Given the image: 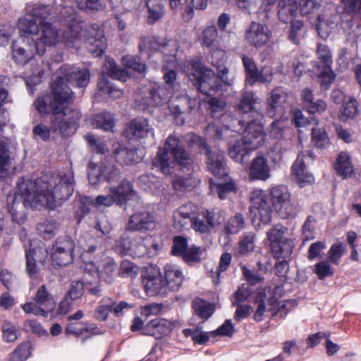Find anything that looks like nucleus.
Segmentation results:
<instances>
[{"mask_svg": "<svg viewBox=\"0 0 361 361\" xmlns=\"http://www.w3.org/2000/svg\"><path fill=\"white\" fill-rule=\"evenodd\" d=\"M56 74L51 85L52 94L39 97L35 102V106L39 114H51L49 128L39 124L33 129L34 134L44 140H47L51 133L69 136L75 131L80 118L78 112L71 111V116L65 112L72 94L67 83L75 84L78 87H85L90 77L87 69L68 65L61 66Z\"/></svg>", "mask_w": 361, "mask_h": 361, "instance_id": "f257e3e1", "label": "nucleus"}, {"mask_svg": "<svg viewBox=\"0 0 361 361\" xmlns=\"http://www.w3.org/2000/svg\"><path fill=\"white\" fill-rule=\"evenodd\" d=\"M50 15L47 6H37L32 13L18 20V28L25 34H30L44 54L47 47L57 45L63 38L67 43L83 39L88 51L94 56L102 55L106 48V40L103 31L97 24L73 23L61 37L59 30L46 21Z\"/></svg>", "mask_w": 361, "mask_h": 361, "instance_id": "f03ea898", "label": "nucleus"}, {"mask_svg": "<svg viewBox=\"0 0 361 361\" xmlns=\"http://www.w3.org/2000/svg\"><path fill=\"white\" fill-rule=\"evenodd\" d=\"M72 175H44L35 180L21 178L13 195H8L7 207L13 221L23 224L27 208L54 209L66 201L73 192Z\"/></svg>", "mask_w": 361, "mask_h": 361, "instance_id": "7ed1b4c3", "label": "nucleus"}, {"mask_svg": "<svg viewBox=\"0 0 361 361\" xmlns=\"http://www.w3.org/2000/svg\"><path fill=\"white\" fill-rule=\"evenodd\" d=\"M231 128L234 132H242L243 135L240 140L228 143V152L235 161L243 164L248 159L249 152L257 149L264 140L263 126L259 121H246L239 118L238 123L234 122L227 125L226 130L228 133Z\"/></svg>", "mask_w": 361, "mask_h": 361, "instance_id": "20e7f679", "label": "nucleus"}, {"mask_svg": "<svg viewBox=\"0 0 361 361\" xmlns=\"http://www.w3.org/2000/svg\"><path fill=\"white\" fill-rule=\"evenodd\" d=\"M94 241L92 235L87 233L80 237L78 244V247L82 250L80 255L81 259L89 266L86 267L87 270L94 271L100 280L111 283L114 279L116 264L111 258L102 259L104 251L101 247L92 243Z\"/></svg>", "mask_w": 361, "mask_h": 361, "instance_id": "39448f33", "label": "nucleus"}, {"mask_svg": "<svg viewBox=\"0 0 361 361\" xmlns=\"http://www.w3.org/2000/svg\"><path fill=\"white\" fill-rule=\"evenodd\" d=\"M224 53L216 51L212 55V63L216 68L217 74L212 70L204 68L200 63L195 62L192 66L199 69L195 83L197 89L204 94L215 93L221 86V81L230 85L233 81L228 76V69L224 65Z\"/></svg>", "mask_w": 361, "mask_h": 361, "instance_id": "423d86ee", "label": "nucleus"}, {"mask_svg": "<svg viewBox=\"0 0 361 361\" xmlns=\"http://www.w3.org/2000/svg\"><path fill=\"white\" fill-rule=\"evenodd\" d=\"M173 161L186 167L192 164V160L180 139L171 135L166 139L164 148H159L152 165L159 168L163 173L168 174L170 173V164Z\"/></svg>", "mask_w": 361, "mask_h": 361, "instance_id": "0eeeda50", "label": "nucleus"}, {"mask_svg": "<svg viewBox=\"0 0 361 361\" xmlns=\"http://www.w3.org/2000/svg\"><path fill=\"white\" fill-rule=\"evenodd\" d=\"M169 91L164 85L157 83L140 89L135 97V107L145 111L149 107L161 106L169 101Z\"/></svg>", "mask_w": 361, "mask_h": 361, "instance_id": "6e6552de", "label": "nucleus"}, {"mask_svg": "<svg viewBox=\"0 0 361 361\" xmlns=\"http://www.w3.org/2000/svg\"><path fill=\"white\" fill-rule=\"evenodd\" d=\"M191 140L200 148V152L207 156V165L209 171L216 177L227 174L224 153L218 149H210L205 140L197 135H192Z\"/></svg>", "mask_w": 361, "mask_h": 361, "instance_id": "1a4fd4ad", "label": "nucleus"}, {"mask_svg": "<svg viewBox=\"0 0 361 361\" xmlns=\"http://www.w3.org/2000/svg\"><path fill=\"white\" fill-rule=\"evenodd\" d=\"M120 177L119 169L108 161H103L100 164H90L88 166V181L94 188H99L105 182H116Z\"/></svg>", "mask_w": 361, "mask_h": 361, "instance_id": "9d476101", "label": "nucleus"}, {"mask_svg": "<svg viewBox=\"0 0 361 361\" xmlns=\"http://www.w3.org/2000/svg\"><path fill=\"white\" fill-rule=\"evenodd\" d=\"M36 54L39 56L43 55L30 34L24 33L23 35L12 44L13 59L18 64H26Z\"/></svg>", "mask_w": 361, "mask_h": 361, "instance_id": "9b49d317", "label": "nucleus"}, {"mask_svg": "<svg viewBox=\"0 0 361 361\" xmlns=\"http://www.w3.org/2000/svg\"><path fill=\"white\" fill-rule=\"evenodd\" d=\"M270 195L273 207L281 218L288 219L295 216L296 207L291 202L290 193L286 186L272 188Z\"/></svg>", "mask_w": 361, "mask_h": 361, "instance_id": "f8f14e48", "label": "nucleus"}, {"mask_svg": "<svg viewBox=\"0 0 361 361\" xmlns=\"http://www.w3.org/2000/svg\"><path fill=\"white\" fill-rule=\"evenodd\" d=\"M250 212L252 215V221L258 226L267 224L271 219V208L267 197L262 191L253 192L251 197Z\"/></svg>", "mask_w": 361, "mask_h": 361, "instance_id": "ddd939ff", "label": "nucleus"}, {"mask_svg": "<svg viewBox=\"0 0 361 361\" xmlns=\"http://www.w3.org/2000/svg\"><path fill=\"white\" fill-rule=\"evenodd\" d=\"M338 13L336 6L329 5L317 16L315 27L321 38L326 39L336 27L340 21Z\"/></svg>", "mask_w": 361, "mask_h": 361, "instance_id": "4468645a", "label": "nucleus"}, {"mask_svg": "<svg viewBox=\"0 0 361 361\" xmlns=\"http://www.w3.org/2000/svg\"><path fill=\"white\" fill-rule=\"evenodd\" d=\"M75 247L73 241L68 238L57 239L52 247L51 254L54 265L62 267L71 264L73 260V252Z\"/></svg>", "mask_w": 361, "mask_h": 361, "instance_id": "2eb2a0df", "label": "nucleus"}, {"mask_svg": "<svg viewBox=\"0 0 361 361\" xmlns=\"http://www.w3.org/2000/svg\"><path fill=\"white\" fill-rule=\"evenodd\" d=\"M261 104V99L256 95V94L252 91H244L235 105V111L242 115H248L250 114H254L256 115V120L259 121L262 124V119L263 116L261 112L260 108L258 107ZM250 120V121H251Z\"/></svg>", "mask_w": 361, "mask_h": 361, "instance_id": "dca6fc26", "label": "nucleus"}, {"mask_svg": "<svg viewBox=\"0 0 361 361\" xmlns=\"http://www.w3.org/2000/svg\"><path fill=\"white\" fill-rule=\"evenodd\" d=\"M142 283L149 296L166 293V283L159 269L151 267L142 276Z\"/></svg>", "mask_w": 361, "mask_h": 361, "instance_id": "f3484780", "label": "nucleus"}, {"mask_svg": "<svg viewBox=\"0 0 361 361\" xmlns=\"http://www.w3.org/2000/svg\"><path fill=\"white\" fill-rule=\"evenodd\" d=\"M271 32L265 25L252 22L246 30L245 38L248 43L255 47H261L268 43Z\"/></svg>", "mask_w": 361, "mask_h": 361, "instance_id": "a211bd4d", "label": "nucleus"}, {"mask_svg": "<svg viewBox=\"0 0 361 361\" xmlns=\"http://www.w3.org/2000/svg\"><path fill=\"white\" fill-rule=\"evenodd\" d=\"M153 128L149 121L144 118H136L132 120L126 126L123 134L130 140L143 139L149 135H153Z\"/></svg>", "mask_w": 361, "mask_h": 361, "instance_id": "6ab92c4d", "label": "nucleus"}, {"mask_svg": "<svg viewBox=\"0 0 361 361\" xmlns=\"http://www.w3.org/2000/svg\"><path fill=\"white\" fill-rule=\"evenodd\" d=\"M286 97L280 89L274 90L267 99V115L270 118H281L285 112Z\"/></svg>", "mask_w": 361, "mask_h": 361, "instance_id": "aec40b11", "label": "nucleus"}, {"mask_svg": "<svg viewBox=\"0 0 361 361\" xmlns=\"http://www.w3.org/2000/svg\"><path fill=\"white\" fill-rule=\"evenodd\" d=\"M155 227L154 216L147 212H137L133 214L126 224V228L130 231L152 230Z\"/></svg>", "mask_w": 361, "mask_h": 361, "instance_id": "412c9836", "label": "nucleus"}, {"mask_svg": "<svg viewBox=\"0 0 361 361\" xmlns=\"http://www.w3.org/2000/svg\"><path fill=\"white\" fill-rule=\"evenodd\" d=\"M114 249L122 255L133 253L145 255L147 253V248L141 240L139 243H134L126 233L116 240Z\"/></svg>", "mask_w": 361, "mask_h": 361, "instance_id": "4be33fe9", "label": "nucleus"}, {"mask_svg": "<svg viewBox=\"0 0 361 361\" xmlns=\"http://www.w3.org/2000/svg\"><path fill=\"white\" fill-rule=\"evenodd\" d=\"M305 153L299 155L292 166V175L294 181L300 187L303 188L314 183L312 174L307 172L306 166L303 160Z\"/></svg>", "mask_w": 361, "mask_h": 361, "instance_id": "5701e85b", "label": "nucleus"}, {"mask_svg": "<svg viewBox=\"0 0 361 361\" xmlns=\"http://www.w3.org/2000/svg\"><path fill=\"white\" fill-rule=\"evenodd\" d=\"M172 329L171 323L164 319L156 318L149 322L142 329V334L159 339L169 334Z\"/></svg>", "mask_w": 361, "mask_h": 361, "instance_id": "b1692460", "label": "nucleus"}, {"mask_svg": "<svg viewBox=\"0 0 361 361\" xmlns=\"http://www.w3.org/2000/svg\"><path fill=\"white\" fill-rule=\"evenodd\" d=\"M110 192L114 196L116 203L120 206L125 204L136 195L133 184L125 178L117 186L110 188Z\"/></svg>", "mask_w": 361, "mask_h": 361, "instance_id": "393cba45", "label": "nucleus"}, {"mask_svg": "<svg viewBox=\"0 0 361 361\" xmlns=\"http://www.w3.org/2000/svg\"><path fill=\"white\" fill-rule=\"evenodd\" d=\"M148 8L149 18L152 23L161 18L164 13V4L162 0H145ZM172 9L181 8L188 0H169Z\"/></svg>", "mask_w": 361, "mask_h": 361, "instance_id": "a878e982", "label": "nucleus"}, {"mask_svg": "<svg viewBox=\"0 0 361 361\" xmlns=\"http://www.w3.org/2000/svg\"><path fill=\"white\" fill-rule=\"evenodd\" d=\"M207 104L212 117L216 118H220L226 127L228 124L233 123V122L236 124L238 123V119L233 118L230 114L224 113L226 106L224 100L216 97H211L208 99Z\"/></svg>", "mask_w": 361, "mask_h": 361, "instance_id": "bb28decb", "label": "nucleus"}, {"mask_svg": "<svg viewBox=\"0 0 361 361\" xmlns=\"http://www.w3.org/2000/svg\"><path fill=\"white\" fill-rule=\"evenodd\" d=\"M169 107L171 113L178 116L189 113L195 106L197 100L190 99L186 95L173 97L169 99Z\"/></svg>", "mask_w": 361, "mask_h": 361, "instance_id": "cd10ccee", "label": "nucleus"}, {"mask_svg": "<svg viewBox=\"0 0 361 361\" xmlns=\"http://www.w3.org/2000/svg\"><path fill=\"white\" fill-rule=\"evenodd\" d=\"M13 160L8 140L0 139V178H6L11 174Z\"/></svg>", "mask_w": 361, "mask_h": 361, "instance_id": "c85d7f7f", "label": "nucleus"}, {"mask_svg": "<svg viewBox=\"0 0 361 361\" xmlns=\"http://www.w3.org/2000/svg\"><path fill=\"white\" fill-rule=\"evenodd\" d=\"M249 176L251 179L265 180L270 176L267 159L259 156L255 158L250 165Z\"/></svg>", "mask_w": 361, "mask_h": 361, "instance_id": "c756f323", "label": "nucleus"}, {"mask_svg": "<svg viewBox=\"0 0 361 361\" xmlns=\"http://www.w3.org/2000/svg\"><path fill=\"white\" fill-rule=\"evenodd\" d=\"M192 205L187 204L180 207L173 214L174 226L178 229L188 228L194 218Z\"/></svg>", "mask_w": 361, "mask_h": 361, "instance_id": "7c9ffc66", "label": "nucleus"}, {"mask_svg": "<svg viewBox=\"0 0 361 361\" xmlns=\"http://www.w3.org/2000/svg\"><path fill=\"white\" fill-rule=\"evenodd\" d=\"M303 107L310 113H321L327 108V104L323 100L314 101L312 91L309 88H305L301 92Z\"/></svg>", "mask_w": 361, "mask_h": 361, "instance_id": "2f4dec72", "label": "nucleus"}, {"mask_svg": "<svg viewBox=\"0 0 361 361\" xmlns=\"http://www.w3.org/2000/svg\"><path fill=\"white\" fill-rule=\"evenodd\" d=\"M164 269L165 279L164 281L166 283V290H178L181 286L183 279L181 271L172 265H166Z\"/></svg>", "mask_w": 361, "mask_h": 361, "instance_id": "473e14b6", "label": "nucleus"}, {"mask_svg": "<svg viewBox=\"0 0 361 361\" xmlns=\"http://www.w3.org/2000/svg\"><path fill=\"white\" fill-rule=\"evenodd\" d=\"M278 8L279 18L286 23L292 22L297 14L298 5L295 0H280Z\"/></svg>", "mask_w": 361, "mask_h": 361, "instance_id": "72a5a7b5", "label": "nucleus"}, {"mask_svg": "<svg viewBox=\"0 0 361 361\" xmlns=\"http://www.w3.org/2000/svg\"><path fill=\"white\" fill-rule=\"evenodd\" d=\"M34 301L41 305L49 313L51 312L56 307V302L53 296L49 293L44 285L39 287L34 298Z\"/></svg>", "mask_w": 361, "mask_h": 361, "instance_id": "f704fd0d", "label": "nucleus"}, {"mask_svg": "<svg viewBox=\"0 0 361 361\" xmlns=\"http://www.w3.org/2000/svg\"><path fill=\"white\" fill-rule=\"evenodd\" d=\"M194 314L203 321L209 319L214 312L215 307L211 302L201 298H195L192 302Z\"/></svg>", "mask_w": 361, "mask_h": 361, "instance_id": "c9c22d12", "label": "nucleus"}, {"mask_svg": "<svg viewBox=\"0 0 361 361\" xmlns=\"http://www.w3.org/2000/svg\"><path fill=\"white\" fill-rule=\"evenodd\" d=\"M294 245L291 240L286 239L278 244L271 245V252L275 258L289 259L293 253Z\"/></svg>", "mask_w": 361, "mask_h": 361, "instance_id": "e433bc0d", "label": "nucleus"}, {"mask_svg": "<svg viewBox=\"0 0 361 361\" xmlns=\"http://www.w3.org/2000/svg\"><path fill=\"white\" fill-rule=\"evenodd\" d=\"M267 310L271 312L272 316L283 317L290 310L292 302L290 301L278 302L276 298H271L268 301Z\"/></svg>", "mask_w": 361, "mask_h": 361, "instance_id": "4c0bfd02", "label": "nucleus"}, {"mask_svg": "<svg viewBox=\"0 0 361 361\" xmlns=\"http://www.w3.org/2000/svg\"><path fill=\"white\" fill-rule=\"evenodd\" d=\"M358 114V109L357 101L352 98L348 97V100L345 101L340 109L339 118L342 121H346L348 119L354 118Z\"/></svg>", "mask_w": 361, "mask_h": 361, "instance_id": "58836bf2", "label": "nucleus"}, {"mask_svg": "<svg viewBox=\"0 0 361 361\" xmlns=\"http://www.w3.org/2000/svg\"><path fill=\"white\" fill-rule=\"evenodd\" d=\"M97 87L103 95H108L111 98H119L123 94L120 89L114 87L105 75H102L99 79Z\"/></svg>", "mask_w": 361, "mask_h": 361, "instance_id": "ea45409f", "label": "nucleus"}, {"mask_svg": "<svg viewBox=\"0 0 361 361\" xmlns=\"http://www.w3.org/2000/svg\"><path fill=\"white\" fill-rule=\"evenodd\" d=\"M35 262L44 264L48 257V252L44 244L42 242L30 243V248L26 252Z\"/></svg>", "mask_w": 361, "mask_h": 361, "instance_id": "a19ab883", "label": "nucleus"}, {"mask_svg": "<svg viewBox=\"0 0 361 361\" xmlns=\"http://www.w3.org/2000/svg\"><path fill=\"white\" fill-rule=\"evenodd\" d=\"M113 153L117 161L125 164H133L137 161L134 150L121 147L119 145L114 147Z\"/></svg>", "mask_w": 361, "mask_h": 361, "instance_id": "79ce46f5", "label": "nucleus"}, {"mask_svg": "<svg viewBox=\"0 0 361 361\" xmlns=\"http://www.w3.org/2000/svg\"><path fill=\"white\" fill-rule=\"evenodd\" d=\"M92 126L94 128H100L104 131H109L114 126V120L111 114L102 112L94 116Z\"/></svg>", "mask_w": 361, "mask_h": 361, "instance_id": "37998d69", "label": "nucleus"}, {"mask_svg": "<svg viewBox=\"0 0 361 361\" xmlns=\"http://www.w3.org/2000/svg\"><path fill=\"white\" fill-rule=\"evenodd\" d=\"M337 173L343 177H347L353 172L350 157L345 152H341L338 155L337 163L335 166Z\"/></svg>", "mask_w": 361, "mask_h": 361, "instance_id": "c03bdc74", "label": "nucleus"}, {"mask_svg": "<svg viewBox=\"0 0 361 361\" xmlns=\"http://www.w3.org/2000/svg\"><path fill=\"white\" fill-rule=\"evenodd\" d=\"M31 355V344L25 341L19 344L9 355V361H25Z\"/></svg>", "mask_w": 361, "mask_h": 361, "instance_id": "a18cd8bd", "label": "nucleus"}, {"mask_svg": "<svg viewBox=\"0 0 361 361\" xmlns=\"http://www.w3.org/2000/svg\"><path fill=\"white\" fill-rule=\"evenodd\" d=\"M312 141L313 145L319 149H325L330 145V140L326 131L322 128L312 130Z\"/></svg>", "mask_w": 361, "mask_h": 361, "instance_id": "49530a36", "label": "nucleus"}, {"mask_svg": "<svg viewBox=\"0 0 361 361\" xmlns=\"http://www.w3.org/2000/svg\"><path fill=\"white\" fill-rule=\"evenodd\" d=\"M255 235L252 233L245 235L239 242L236 255L238 256L247 255L255 247Z\"/></svg>", "mask_w": 361, "mask_h": 361, "instance_id": "de8ad7c7", "label": "nucleus"}, {"mask_svg": "<svg viewBox=\"0 0 361 361\" xmlns=\"http://www.w3.org/2000/svg\"><path fill=\"white\" fill-rule=\"evenodd\" d=\"M106 73L113 79L125 81L128 78L126 70L117 66L114 61H107L104 65Z\"/></svg>", "mask_w": 361, "mask_h": 361, "instance_id": "09e8293b", "label": "nucleus"}, {"mask_svg": "<svg viewBox=\"0 0 361 361\" xmlns=\"http://www.w3.org/2000/svg\"><path fill=\"white\" fill-rule=\"evenodd\" d=\"M288 38L294 44H298L305 35V28L301 20H292Z\"/></svg>", "mask_w": 361, "mask_h": 361, "instance_id": "8fccbe9b", "label": "nucleus"}, {"mask_svg": "<svg viewBox=\"0 0 361 361\" xmlns=\"http://www.w3.org/2000/svg\"><path fill=\"white\" fill-rule=\"evenodd\" d=\"M287 228L281 224H276L273 226L267 232V238L270 242V246L274 244H278L283 240H286L284 237Z\"/></svg>", "mask_w": 361, "mask_h": 361, "instance_id": "3c124183", "label": "nucleus"}, {"mask_svg": "<svg viewBox=\"0 0 361 361\" xmlns=\"http://www.w3.org/2000/svg\"><path fill=\"white\" fill-rule=\"evenodd\" d=\"M123 64L140 74H144L146 71V65L140 61V59L134 56H126L122 58Z\"/></svg>", "mask_w": 361, "mask_h": 361, "instance_id": "603ef678", "label": "nucleus"}, {"mask_svg": "<svg viewBox=\"0 0 361 361\" xmlns=\"http://www.w3.org/2000/svg\"><path fill=\"white\" fill-rule=\"evenodd\" d=\"M3 339L7 343H13L18 338V328L13 324L5 322L1 326Z\"/></svg>", "mask_w": 361, "mask_h": 361, "instance_id": "864d4df0", "label": "nucleus"}, {"mask_svg": "<svg viewBox=\"0 0 361 361\" xmlns=\"http://www.w3.org/2000/svg\"><path fill=\"white\" fill-rule=\"evenodd\" d=\"M317 54L323 67L329 68L332 63L331 54L329 47L322 44H319L317 49Z\"/></svg>", "mask_w": 361, "mask_h": 361, "instance_id": "5fc2aeb1", "label": "nucleus"}, {"mask_svg": "<svg viewBox=\"0 0 361 361\" xmlns=\"http://www.w3.org/2000/svg\"><path fill=\"white\" fill-rule=\"evenodd\" d=\"M217 38V30L214 26H209L205 28L201 35L200 40L202 44L207 47H211Z\"/></svg>", "mask_w": 361, "mask_h": 361, "instance_id": "6e6d98bb", "label": "nucleus"}, {"mask_svg": "<svg viewBox=\"0 0 361 361\" xmlns=\"http://www.w3.org/2000/svg\"><path fill=\"white\" fill-rule=\"evenodd\" d=\"M244 225V219L242 214H237L235 216L230 218L226 226L227 233H237Z\"/></svg>", "mask_w": 361, "mask_h": 361, "instance_id": "4d7b16f0", "label": "nucleus"}, {"mask_svg": "<svg viewBox=\"0 0 361 361\" xmlns=\"http://www.w3.org/2000/svg\"><path fill=\"white\" fill-rule=\"evenodd\" d=\"M83 293V283L80 281H73L71 283L66 296L69 298L71 300H75L81 298Z\"/></svg>", "mask_w": 361, "mask_h": 361, "instance_id": "13d9d810", "label": "nucleus"}, {"mask_svg": "<svg viewBox=\"0 0 361 361\" xmlns=\"http://www.w3.org/2000/svg\"><path fill=\"white\" fill-rule=\"evenodd\" d=\"M280 118H276V120L271 123L270 126V136L275 139L281 138L286 129V122L283 120H280Z\"/></svg>", "mask_w": 361, "mask_h": 361, "instance_id": "bf43d9fd", "label": "nucleus"}, {"mask_svg": "<svg viewBox=\"0 0 361 361\" xmlns=\"http://www.w3.org/2000/svg\"><path fill=\"white\" fill-rule=\"evenodd\" d=\"M118 274L122 277H135L137 274V267L128 260L121 263Z\"/></svg>", "mask_w": 361, "mask_h": 361, "instance_id": "052dcab7", "label": "nucleus"}, {"mask_svg": "<svg viewBox=\"0 0 361 361\" xmlns=\"http://www.w3.org/2000/svg\"><path fill=\"white\" fill-rule=\"evenodd\" d=\"M243 63L246 72V80L250 84V81L256 75L257 68L253 59L249 56H243Z\"/></svg>", "mask_w": 361, "mask_h": 361, "instance_id": "680f3d73", "label": "nucleus"}, {"mask_svg": "<svg viewBox=\"0 0 361 361\" xmlns=\"http://www.w3.org/2000/svg\"><path fill=\"white\" fill-rule=\"evenodd\" d=\"M173 188L177 191H185L193 188L194 182L191 178L178 176L172 181Z\"/></svg>", "mask_w": 361, "mask_h": 361, "instance_id": "e2e57ef3", "label": "nucleus"}, {"mask_svg": "<svg viewBox=\"0 0 361 361\" xmlns=\"http://www.w3.org/2000/svg\"><path fill=\"white\" fill-rule=\"evenodd\" d=\"M300 9L302 15H308L321 6V0H300Z\"/></svg>", "mask_w": 361, "mask_h": 361, "instance_id": "0e129e2a", "label": "nucleus"}, {"mask_svg": "<svg viewBox=\"0 0 361 361\" xmlns=\"http://www.w3.org/2000/svg\"><path fill=\"white\" fill-rule=\"evenodd\" d=\"M78 6L86 12L98 11L104 8V4L99 0H85L78 2Z\"/></svg>", "mask_w": 361, "mask_h": 361, "instance_id": "69168bd1", "label": "nucleus"}, {"mask_svg": "<svg viewBox=\"0 0 361 361\" xmlns=\"http://www.w3.org/2000/svg\"><path fill=\"white\" fill-rule=\"evenodd\" d=\"M22 309L27 314H33L35 315H42L47 317L49 312L36 302H26L22 305Z\"/></svg>", "mask_w": 361, "mask_h": 361, "instance_id": "338daca9", "label": "nucleus"}, {"mask_svg": "<svg viewBox=\"0 0 361 361\" xmlns=\"http://www.w3.org/2000/svg\"><path fill=\"white\" fill-rule=\"evenodd\" d=\"M314 273L319 279H324L327 276H331L334 274L329 263L327 261H322L314 266Z\"/></svg>", "mask_w": 361, "mask_h": 361, "instance_id": "774afa93", "label": "nucleus"}]
</instances>
